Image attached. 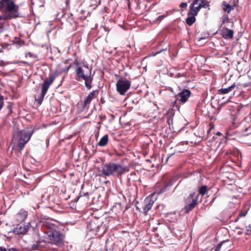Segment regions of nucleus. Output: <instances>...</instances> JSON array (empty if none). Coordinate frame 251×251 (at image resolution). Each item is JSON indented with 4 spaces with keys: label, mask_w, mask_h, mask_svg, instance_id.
<instances>
[{
    "label": "nucleus",
    "mask_w": 251,
    "mask_h": 251,
    "mask_svg": "<svg viewBox=\"0 0 251 251\" xmlns=\"http://www.w3.org/2000/svg\"><path fill=\"white\" fill-rule=\"evenodd\" d=\"M42 228L48 229L49 231H45L46 235L44 237V239H40V243L43 242L58 246L63 244L64 235L60 231L56 230L57 228L56 225L50 221H45L43 223Z\"/></svg>",
    "instance_id": "nucleus-1"
},
{
    "label": "nucleus",
    "mask_w": 251,
    "mask_h": 251,
    "mask_svg": "<svg viewBox=\"0 0 251 251\" xmlns=\"http://www.w3.org/2000/svg\"><path fill=\"white\" fill-rule=\"evenodd\" d=\"M70 67L71 65L66 67L65 68H62L60 65H57L54 71L50 74L49 77L44 81L42 84L41 94L38 96V98L37 99H36V100L39 105H41L42 103L50 85H51L56 77L64 72H67Z\"/></svg>",
    "instance_id": "nucleus-2"
},
{
    "label": "nucleus",
    "mask_w": 251,
    "mask_h": 251,
    "mask_svg": "<svg viewBox=\"0 0 251 251\" xmlns=\"http://www.w3.org/2000/svg\"><path fill=\"white\" fill-rule=\"evenodd\" d=\"M76 79L78 81H84V84L88 90L92 87L93 75H92V68L89 67L88 64H83L77 67L75 69Z\"/></svg>",
    "instance_id": "nucleus-3"
},
{
    "label": "nucleus",
    "mask_w": 251,
    "mask_h": 251,
    "mask_svg": "<svg viewBox=\"0 0 251 251\" xmlns=\"http://www.w3.org/2000/svg\"><path fill=\"white\" fill-rule=\"evenodd\" d=\"M0 10H4L5 13H8L3 16V20H11L19 16V6L13 0H1Z\"/></svg>",
    "instance_id": "nucleus-4"
},
{
    "label": "nucleus",
    "mask_w": 251,
    "mask_h": 251,
    "mask_svg": "<svg viewBox=\"0 0 251 251\" xmlns=\"http://www.w3.org/2000/svg\"><path fill=\"white\" fill-rule=\"evenodd\" d=\"M33 131L23 130L20 131L15 132L13 136L12 142L15 148L19 150H22L25 144L30 140Z\"/></svg>",
    "instance_id": "nucleus-5"
},
{
    "label": "nucleus",
    "mask_w": 251,
    "mask_h": 251,
    "mask_svg": "<svg viewBox=\"0 0 251 251\" xmlns=\"http://www.w3.org/2000/svg\"><path fill=\"white\" fill-rule=\"evenodd\" d=\"M199 195L195 196L194 193H191L184 200L185 206L184 207V213L187 214L192 211L196 206L198 204Z\"/></svg>",
    "instance_id": "nucleus-6"
},
{
    "label": "nucleus",
    "mask_w": 251,
    "mask_h": 251,
    "mask_svg": "<svg viewBox=\"0 0 251 251\" xmlns=\"http://www.w3.org/2000/svg\"><path fill=\"white\" fill-rule=\"evenodd\" d=\"M208 6L209 2L206 0H194L190 5V14L197 15L201 8Z\"/></svg>",
    "instance_id": "nucleus-7"
},
{
    "label": "nucleus",
    "mask_w": 251,
    "mask_h": 251,
    "mask_svg": "<svg viewBox=\"0 0 251 251\" xmlns=\"http://www.w3.org/2000/svg\"><path fill=\"white\" fill-rule=\"evenodd\" d=\"M131 82L125 78L119 79L116 84L117 92L121 95H124L130 88Z\"/></svg>",
    "instance_id": "nucleus-8"
},
{
    "label": "nucleus",
    "mask_w": 251,
    "mask_h": 251,
    "mask_svg": "<svg viewBox=\"0 0 251 251\" xmlns=\"http://www.w3.org/2000/svg\"><path fill=\"white\" fill-rule=\"evenodd\" d=\"M112 167L113 162L102 164L99 169V176L104 177L112 176Z\"/></svg>",
    "instance_id": "nucleus-9"
},
{
    "label": "nucleus",
    "mask_w": 251,
    "mask_h": 251,
    "mask_svg": "<svg viewBox=\"0 0 251 251\" xmlns=\"http://www.w3.org/2000/svg\"><path fill=\"white\" fill-rule=\"evenodd\" d=\"M129 171V168L127 166H123L120 164L113 162L112 176L119 177L123 174Z\"/></svg>",
    "instance_id": "nucleus-10"
},
{
    "label": "nucleus",
    "mask_w": 251,
    "mask_h": 251,
    "mask_svg": "<svg viewBox=\"0 0 251 251\" xmlns=\"http://www.w3.org/2000/svg\"><path fill=\"white\" fill-rule=\"evenodd\" d=\"M103 222L101 219L97 218L92 219L87 225V228L90 231L97 232L101 228Z\"/></svg>",
    "instance_id": "nucleus-11"
},
{
    "label": "nucleus",
    "mask_w": 251,
    "mask_h": 251,
    "mask_svg": "<svg viewBox=\"0 0 251 251\" xmlns=\"http://www.w3.org/2000/svg\"><path fill=\"white\" fill-rule=\"evenodd\" d=\"M98 93V91L97 90H95L91 92L88 95V96L81 103L82 110H84L88 108L91 101L97 97Z\"/></svg>",
    "instance_id": "nucleus-12"
},
{
    "label": "nucleus",
    "mask_w": 251,
    "mask_h": 251,
    "mask_svg": "<svg viewBox=\"0 0 251 251\" xmlns=\"http://www.w3.org/2000/svg\"><path fill=\"white\" fill-rule=\"evenodd\" d=\"M192 93L189 89H184L179 93L176 95V97H178L179 101L181 103L186 102L190 97Z\"/></svg>",
    "instance_id": "nucleus-13"
},
{
    "label": "nucleus",
    "mask_w": 251,
    "mask_h": 251,
    "mask_svg": "<svg viewBox=\"0 0 251 251\" xmlns=\"http://www.w3.org/2000/svg\"><path fill=\"white\" fill-rule=\"evenodd\" d=\"M30 226V224L29 223L26 225H18L14 229L13 232L16 234H25L28 230Z\"/></svg>",
    "instance_id": "nucleus-14"
},
{
    "label": "nucleus",
    "mask_w": 251,
    "mask_h": 251,
    "mask_svg": "<svg viewBox=\"0 0 251 251\" xmlns=\"http://www.w3.org/2000/svg\"><path fill=\"white\" fill-rule=\"evenodd\" d=\"M234 31L226 27H223L221 30V35L226 39L230 40L233 37Z\"/></svg>",
    "instance_id": "nucleus-15"
},
{
    "label": "nucleus",
    "mask_w": 251,
    "mask_h": 251,
    "mask_svg": "<svg viewBox=\"0 0 251 251\" xmlns=\"http://www.w3.org/2000/svg\"><path fill=\"white\" fill-rule=\"evenodd\" d=\"M27 216V212L24 210L21 209L20 211L15 216L14 219L16 222L22 223L24 222Z\"/></svg>",
    "instance_id": "nucleus-16"
},
{
    "label": "nucleus",
    "mask_w": 251,
    "mask_h": 251,
    "mask_svg": "<svg viewBox=\"0 0 251 251\" xmlns=\"http://www.w3.org/2000/svg\"><path fill=\"white\" fill-rule=\"evenodd\" d=\"M170 185L169 182H162L157 184L155 188V192L158 194L164 193L167 190V188Z\"/></svg>",
    "instance_id": "nucleus-17"
},
{
    "label": "nucleus",
    "mask_w": 251,
    "mask_h": 251,
    "mask_svg": "<svg viewBox=\"0 0 251 251\" xmlns=\"http://www.w3.org/2000/svg\"><path fill=\"white\" fill-rule=\"evenodd\" d=\"M236 3L234 0L230 1V3L223 1L222 5L223 10L228 14L234 9Z\"/></svg>",
    "instance_id": "nucleus-18"
},
{
    "label": "nucleus",
    "mask_w": 251,
    "mask_h": 251,
    "mask_svg": "<svg viewBox=\"0 0 251 251\" xmlns=\"http://www.w3.org/2000/svg\"><path fill=\"white\" fill-rule=\"evenodd\" d=\"M146 205L143 208V211L145 215H147L148 212L151 210L154 203V201L151 198H147L145 200Z\"/></svg>",
    "instance_id": "nucleus-19"
},
{
    "label": "nucleus",
    "mask_w": 251,
    "mask_h": 251,
    "mask_svg": "<svg viewBox=\"0 0 251 251\" xmlns=\"http://www.w3.org/2000/svg\"><path fill=\"white\" fill-rule=\"evenodd\" d=\"M196 15H194L190 14V11L188 12V17L186 19V22L187 24L190 26L192 25L196 21L195 16Z\"/></svg>",
    "instance_id": "nucleus-20"
},
{
    "label": "nucleus",
    "mask_w": 251,
    "mask_h": 251,
    "mask_svg": "<svg viewBox=\"0 0 251 251\" xmlns=\"http://www.w3.org/2000/svg\"><path fill=\"white\" fill-rule=\"evenodd\" d=\"M108 141V135L105 134L100 139L98 143V145L100 147H104L107 144Z\"/></svg>",
    "instance_id": "nucleus-21"
},
{
    "label": "nucleus",
    "mask_w": 251,
    "mask_h": 251,
    "mask_svg": "<svg viewBox=\"0 0 251 251\" xmlns=\"http://www.w3.org/2000/svg\"><path fill=\"white\" fill-rule=\"evenodd\" d=\"M235 87V85L233 84L227 88H221V95H224L229 93L233 90V88H234Z\"/></svg>",
    "instance_id": "nucleus-22"
},
{
    "label": "nucleus",
    "mask_w": 251,
    "mask_h": 251,
    "mask_svg": "<svg viewBox=\"0 0 251 251\" xmlns=\"http://www.w3.org/2000/svg\"><path fill=\"white\" fill-rule=\"evenodd\" d=\"M222 24L226 25L227 24H230L231 26H233V23L230 22L228 15L226 14H224L222 16Z\"/></svg>",
    "instance_id": "nucleus-23"
},
{
    "label": "nucleus",
    "mask_w": 251,
    "mask_h": 251,
    "mask_svg": "<svg viewBox=\"0 0 251 251\" xmlns=\"http://www.w3.org/2000/svg\"><path fill=\"white\" fill-rule=\"evenodd\" d=\"M207 191V187L206 185L201 186L199 189V194L204 196Z\"/></svg>",
    "instance_id": "nucleus-24"
},
{
    "label": "nucleus",
    "mask_w": 251,
    "mask_h": 251,
    "mask_svg": "<svg viewBox=\"0 0 251 251\" xmlns=\"http://www.w3.org/2000/svg\"><path fill=\"white\" fill-rule=\"evenodd\" d=\"M226 58L225 57H221V60L222 59L223 63H222V66H221V69L223 68H225L226 72H227L229 70L228 68V64L226 63L225 60Z\"/></svg>",
    "instance_id": "nucleus-25"
},
{
    "label": "nucleus",
    "mask_w": 251,
    "mask_h": 251,
    "mask_svg": "<svg viewBox=\"0 0 251 251\" xmlns=\"http://www.w3.org/2000/svg\"><path fill=\"white\" fill-rule=\"evenodd\" d=\"M25 57H29L33 58L35 59H36L38 58V56L37 54H33L32 52H27L25 53Z\"/></svg>",
    "instance_id": "nucleus-26"
},
{
    "label": "nucleus",
    "mask_w": 251,
    "mask_h": 251,
    "mask_svg": "<svg viewBox=\"0 0 251 251\" xmlns=\"http://www.w3.org/2000/svg\"><path fill=\"white\" fill-rule=\"evenodd\" d=\"M247 214V211H245V210L241 211L240 213L239 214L237 219L235 220V221H237V220L239 219L240 217H244Z\"/></svg>",
    "instance_id": "nucleus-27"
},
{
    "label": "nucleus",
    "mask_w": 251,
    "mask_h": 251,
    "mask_svg": "<svg viewBox=\"0 0 251 251\" xmlns=\"http://www.w3.org/2000/svg\"><path fill=\"white\" fill-rule=\"evenodd\" d=\"M83 196H86L87 197V200L89 199V198H88L89 195H88V193H85L80 192L79 194V196L77 198L76 201H77L79 199H81Z\"/></svg>",
    "instance_id": "nucleus-28"
},
{
    "label": "nucleus",
    "mask_w": 251,
    "mask_h": 251,
    "mask_svg": "<svg viewBox=\"0 0 251 251\" xmlns=\"http://www.w3.org/2000/svg\"><path fill=\"white\" fill-rule=\"evenodd\" d=\"M175 100H174L173 101V102H172V106H173V107H174L176 105V106H177V105H176V104H177V100H178V101H179V99L178 98V97H176V96H175Z\"/></svg>",
    "instance_id": "nucleus-29"
},
{
    "label": "nucleus",
    "mask_w": 251,
    "mask_h": 251,
    "mask_svg": "<svg viewBox=\"0 0 251 251\" xmlns=\"http://www.w3.org/2000/svg\"><path fill=\"white\" fill-rule=\"evenodd\" d=\"M187 4L186 2H182L180 4V7L182 8H185L187 7Z\"/></svg>",
    "instance_id": "nucleus-30"
},
{
    "label": "nucleus",
    "mask_w": 251,
    "mask_h": 251,
    "mask_svg": "<svg viewBox=\"0 0 251 251\" xmlns=\"http://www.w3.org/2000/svg\"><path fill=\"white\" fill-rule=\"evenodd\" d=\"M74 64L76 66H77V67H79V63L78 62V61L77 58L75 60Z\"/></svg>",
    "instance_id": "nucleus-31"
},
{
    "label": "nucleus",
    "mask_w": 251,
    "mask_h": 251,
    "mask_svg": "<svg viewBox=\"0 0 251 251\" xmlns=\"http://www.w3.org/2000/svg\"><path fill=\"white\" fill-rule=\"evenodd\" d=\"M164 15H162V16H159L157 18V20L158 21H161L164 18Z\"/></svg>",
    "instance_id": "nucleus-32"
},
{
    "label": "nucleus",
    "mask_w": 251,
    "mask_h": 251,
    "mask_svg": "<svg viewBox=\"0 0 251 251\" xmlns=\"http://www.w3.org/2000/svg\"><path fill=\"white\" fill-rule=\"evenodd\" d=\"M247 230L248 232H251V225H249L247 226Z\"/></svg>",
    "instance_id": "nucleus-33"
},
{
    "label": "nucleus",
    "mask_w": 251,
    "mask_h": 251,
    "mask_svg": "<svg viewBox=\"0 0 251 251\" xmlns=\"http://www.w3.org/2000/svg\"><path fill=\"white\" fill-rule=\"evenodd\" d=\"M229 99H230V97H228V98L226 100H224V97H223V98H222V100H223L222 104H223V103H224L226 102V101H228V100H229Z\"/></svg>",
    "instance_id": "nucleus-34"
},
{
    "label": "nucleus",
    "mask_w": 251,
    "mask_h": 251,
    "mask_svg": "<svg viewBox=\"0 0 251 251\" xmlns=\"http://www.w3.org/2000/svg\"><path fill=\"white\" fill-rule=\"evenodd\" d=\"M0 251H7V250L4 247H0Z\"/></svg>",
    "instance_id": "nucleus-35"
},
{
    "label": "nucleus",
    "mask_w": 251,
    "mask_h": 251,
    "mask_svg": "<svg viewBox=\"0 0 251 251\" xmlns=\"http://www.w3.org/2000/svg\"><path fill=\"white\" fill-rule=\"evenodd\" d=\"M101 3V0H99L98 1H96V3L94 4V5H96V6H98L99 5H100Z\"/></svg>",
    "instance_id": "nucleus-36"
},
{
    "label": "nucleus",
    "mask_w": 251,
    "mask_h": 251,
    "mask_svg": "<svg viewBox=\"0 0 251 251\" xmlns=\"http://www.w3.org/2000/svg\"><path fill=\"white\" fill-rule=\"evenodd\" d=\"M220 251V243L217 244L216 248L215 249L214 251Z\"/></svg>",
    "instance_id": "nucleus-37"
},
{
    "label": "nucleus",
    "mask_w": 251,
    "mask_h": 251,
    "mask_svg": "<svg viewBox=\"0 0 251 251\" xmlns=\"http://www.w3.org/2000/svg\"><path fill=\"white\" fill-rule=\"evenodd\" d=\"M210 130H211L212 129H213L214 126L213 125H212V124H210Z\"/></svg>",
    "instance_id": "nucleus-38"
},
{
    "label": "nucleus",
    "mask_w": 251,
    "mask_h": 251,
    "mask_svg": "<svg viewBox=\"0 0 251 251\" xmlns=\"http://www.w3.org/2000/svg\"><path fill=\"white\" fill-rule=\"evenodd\" d=\"M206 39L205 37H204V38H199V39L198 40V42H199L201 40H205Z\"/></svg>",
    "instance_id": "nucleus-39"
},
{
    "label": "nucleus",
    "mask_w": 251,
    "mask_h": 251,
    "mask_svg": "<svg viewBox=\"0 0 251 251\" xmlns=\"http://www.w3.org/2000/svg\"><path fill=\"white\" fill-rule=\"evenodd\" d=\"M3 16L2 17L1 15H0V21L1 20H3Z\"/></svg>",
    "instance_id": "nucleus-40"
},
{
    "label": "nucleus",
    "mask_w": 251,
    "mask_h": 251,
    "mask_svg": "<svg viewBox=\"0 0 251 251\" xmlns=\"http://www.w3.org/2000/svg\"><path fill=\"white\" fill-rule=\"evenodd\" d=\"M225 241H221V244H220V246L221 247L222 246V244H223V243H225Z\"/></svg>",
    "instance_id": "nucleus-41"
},
{
    "label": "nucleus",
    "mask_w": 251,
    "mask_h": 251,
    "mask_svg": "<svg viewBox=\"0 0 251 251\" xmlns=\"http://www.w3.org/2000/svg\"><path fill=\"white\" fill-rule=\"evenodd\" d=\"M222 72H224L223 74H224V75H226V74L227 72H226V71L225 72H224V70H222Z\"/></svg>",
    "instance_id": "nucleus-42"
},
{
    "label": "nucleus",
    "mask_w": 251,
    "mask_h": 251,
    "mask_svg": "<svg viewBox=\"0 0 251 251\" xmlns=\"http://www.w3.org/2000/svg\"><path fill=\"white\" fill-rule=\"evenodd\" d=\"M222 72H224L223 74H224V75H226V74L227 72H226V71L225 72H224V70H222Z\"/></svg>",
    "instance_id": "nucleus-43"
},
{
    "label": "nucleus",
    "mask_w": 251,
    "mask_h": 251,
    "mask_svg": "<svg viewBox=\"0 0 251 251\" xmlns=\"http://www.w3.org/2000/svg\"><path fill=\"white\" fill-rule=\"evenodd\" d=\"M216 135L220 136V131H218L216 133Z\"/></svg>",
    "instance_id": "nucleus-44"
},
{
    "label": "nucleus",
    "mask_w": 251,
    "mask_h": 251,
    "mask_svg": "<svg viewBox=\"0 0 251 251\" xmlns=\"http://www.w3.org/2000/svg\"><path fill=\"white\" fill-rule=\"evenodd\" d=\"M221 229H222V230H226V229L225 228H221Z\"/></svg>",
    "instance_id": "nucleus-45"
},
{
    "label": "nucleus",
    "mask_w": 251,
    "mask_h": 251,
    "mask_svg": "<svg viewBox=\"0 0 251 251\" xmlns=\"http://www.w3.org/2000/svg\"><path fill=\"white\" fill-rule=\"evenodd\" d=\"M226 155H227V154H228V153H227V152H226L225 153V155H226Z\"/></svg>",
    "instance_id": "nucleus-46"
},
{
    "label": "nucleus",
    "mask_w": 251,
    "mask_h": 251,
    "mask_svg": "<svg viewBox=\"0 0 251 251\" xmlns=\"http://www.w3.org/2000/svg\"><path fill=\"white\" fill-rule=\"evenodd\" d=\"M170 156H168V157H167V160H168V159H169V158H170Z\"/></svg>",
    "instance_id": "nucleus-47"
},
{
    "label": "nucleus",
    "mask_w": 251,
    "mask_h": 251,
    "mask_svg": "<svg viewBox=\"0 0 251 251\" xmlns=\"http://www.w3.org/2000/svg\"><path fill=\"white\" fill-rule=\"evenodd\" d=\"M223 153V152H222L221 151V152H220L221 156L222 155V154Z\"/></svg>",
    "instance_id": "nucleus-48"
},
{
    "label": "nucleus",
    "mask_w": 251,
    "mask_h": 251,
    "mask_svg": "<svg viewBox=\"0 0 251 251\" xmlns=\"http://www.w3.org/2000/svg\"><path fill=\"white\" fill-rule=\"evenodd\" d=\"M2 51V50L0 49V52Z\"/></svg>",
    "instance_id": "nucleus-49"
},
{
    "label": "nucleus",
    "mask_w": 251,
    "mask_h": 251,
    "mask_svg": "<svg viewBox=\"0 0 251 251\" xmlns=\"http://www.w3.org/2000/svg\"><path fill=\"white\" fill-rule=\"evenodd\" d=\"M219 107H219V106H218V107L217 108V109H218L219 108Z\"/></svg>",
    "instance_id": "nucleus-50"
}]
</instances>
